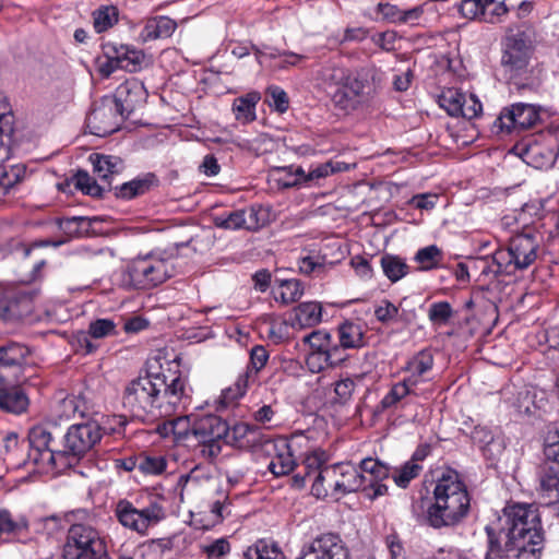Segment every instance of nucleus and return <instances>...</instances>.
Masks as SVG:
<instances>
[{
  "label": "nucleus",
  "mask_w": 559,
  "mask_h": 559,
  "mask_svg": "<svg viewBox=\"0 0 559 559\" xmlns=\"http://www.w3.org/2000/svg\"><path fill=\"white\" fill-rule=\"evenodd\" d=\"M485 531L488 536L485 559L540 558L544 542L542 524L537 510L531 504H508L502 515Z\"/></svg>",
  "instance_id": "obj_1"
},
{
  "label": "nucleus",
  "mask_w": 559,
  "mask_h": 559,
  "mask_svg": "<svg viewBox=\"0 0 559 559\" xmlns=\"http://www.w3.org/2000/svg\"><path fill=\"white\" fill-rule=\"evenodd\" d=\"M189 400L188 386L181 377L167 383L165 376L147 372L126 385L122 405L133 417L145 419L170 416L186 406Z\"/></svg>",
  "instance_id": "obj_2"
},
{
  "label": "nucleus",
  "mask_w": 559,
  "mask_h": 559,
  "mask_svg": "<svg viewBox=\"0 0 559 559\" xmlns=\"http://www.w3.org/2000/svg\"><path fill=\"white\" fill-rule=\"evenodd\" d=\"M433 502L425 512L426 523L435 528H454L468 515L471 496L459 474L452 469L438 478L433 488Z\"/></svg>",
  "instance_id": "obj_3"
},
{
  "label": "nucleus",
  "mask_w": 559,
  "mask_h": 559,
  "mask_svg": "<svg viewBox=\"0 0 559 559\" xmlns=\"http://www.w3.org/2000/svg\"><path fill=\"white\" fill-rule=\"evenodd\" d=\"M326 461L325 452L320 450L305 457L307 475L313 476L311 493L316 498L324 499L331 495L337 499L364 487L366 476L360 474L357 466L350 463L326 465Z\"/></svg>",
  "instance_id": "obj_4"
},
{
  "label": "nucleus",
  "mask_w": 559,
  "mask_h": 559,
  "mask_svg": "<svg viewBox=\"0 0 559 559\" xmlns=\"http://www.w3.org/2000/svg\"><path fill=\"white\" fill-rule=\"evenodd\" d=\"M535 43L536 31L531 23L522 22L507 27L501 41V66L514 84L527 79Z\"/></svg>",
  "instance_id": "obj_5"
},
{
  "label": "nucleus",
  "mask_w": 559,
  "mask_h": 559,
  "mask_svg": "<svg viewBox=\"0 0 559 559\" xmlns=\"http://www.w3.org/2000/svg\"><path fill=\"white\" fill-rule=\"evenodd\" d=\"M542 237L535 233H522L513 236L506 248L493 253L496 273L512 275L516 271L528 269L537 259Z\"/></svg>",
  "instance_id": "obj_6"
},
{
  "label": "nucleus",
  "mask_w": 559,
  "mask_h": 559,
  "mask_svg": "<svg viewBox=\"0 0 559 559\" xmlns=\"http://www.w3.org/2000/svg\"><path fill=\"white\" fill-rule=\"evenodd\" d=\"M174 271V264L169 259L148 253L139 255L128 263L124 280L135 289H150L170 278Z\"/></svg>",
  "instance_id": "obj_7"
},
{
  "label": "nucleus",
  "mask_w": 559,
  "mask_h": 559,
  "mask_svg": "<svg viewBox=\"0 0 559 559\" xmlns=\"http://www.w3.org/2000/svg\"><path fill=\"white\" fill-rule=\"evenodd\" d=\"M72 405V456L87 453L102 438L98 423L90 417L91 405L84 394Z\"/></svg>",
  "instance_id": "obj_8"
},
{
  "label": "nucleus",
  "mask_w": 559,
  "mask_h": 559,
  "mask_svg": "<svg viewBox=\"0 0 559 559\" xmlns=\"http://www.w3.org/2000/svg\"><path fill=\"white\" fill-rule=\"evenodd\" d=\"M191 435L200 444L203 457L215 459L222 451V440L228 435V424L216 415H205L198 418Z\"/></svg>",
  "instance_id": "obj_9"
},
{
  "label": "nucleus",
  "mask_w": 559,
  "mask_h": 559,
  "mask_svg": "<svg viewBox=\"0 0 559 559\" xmlns=\"http://www.w3.org/2000/svg\"><path fill=\"white\" fill-rule=\"evenodd\" d=\"M267 360L269 352L264 346L255 345L251 348L246 370L238 376L233 385L222 392V402L225 407L242 397L248 389L258 382L259 372L264 368Z\"/></svg>",
  "instance_id": "obj_10"
},
{
  "label": "nucleus",
  "mask_w": 559,
  "mask_h": 559,
  "mask_svg": "<svg viewBox=\"0 0 559 559\" xmlns=\"http://www.w3.org/2000/svg\"><path fill=\"white\" fill-rule=\"evenodd\" d=\"M115 513L123 527L142 536L146 535L151 525L157 524L164 518L160 506L155 503L140 510L127 499L117 502Z\"/></svg>",
  "instance_id": "obj_11"
},
{
  "label": "nucleus",
  "mask_w": 559,
  "mask_h": 559,
  "mask_svg": "<svg viewBox=\"0 0 559 559\" xmlns=\"http://www.w3.org/2000/svg\"><path fill=\"white\" fill-rule=\"evenodd\" d=\"M72 559H111L105 537L93 526L72 524Z\"/></svg>",
  "instance_id": "obj_12"
},
{
  "label": "nucleus",
  "mask_w": 559,
  "mask_h": 559,
  "mask_svg": "<svg viewBox=\"0 0 559 559\" xmlns=\"http://www.w3.org/2000/svg\"><path fill=\"white\" fill-rule=\"evenodd\" d=\"M539 120L538 108L533 104L515 103L504 107L493 122L496 132H520L534 127Z\"/></svg>",
  "instance_id": "obj_13"
},
{
  "label": "nucleus",
  "mask_w": 559,
  "mask_h": 559,
  "mask_svg": "<svg viewBox=\"0 0 559 559\" xmlns=\"http://www.w3.org/2000/svg\"><path fill=\"white\" fill-rule=\"evenodd\" d=\"M124 119L111 98L105 95L87 115L86 128L91 134L106 136L119 130Z\"/></svg>",
  "instance_id": "obj_14"
},
{
  "label": "nucleus",
  "mask_w": 559,
  "mask_h": 559,
  "mask_svg": "<svg viewBox=\"0 0 559 559\" xmlns=\"http://www.w3.org/2000/svg\"><path fill=\"white\" fill-rule=\"evenodd\" d=\"M52 433L47 428L46 423L34 426L28 432L29 447L39 452L40 455H47L48 462L58 472H63L70 468V456L66 450H60L53 445Z\"/></svg>",
  "instance_id": "obj_15"
},
{
  "label": "nucleus",
  "mask_w": 559,
  "mask_h": 559,
  "mask_svg": "<svg viewBox=\"0 0 559 559\" xmlns=\"http://www.w3.org/2000/svg\"><path fill=\"white\" fill-rule=\"evenodd\" d=\"M107 96L111 98L116 107L127 119L133 112L144 107L148 94L140 80L131 78L118 85L114 94Z\"/></svg>",
  "instance_id": "obj_16"
},
{
  "label": "nucleus",
  "mask_w": 559,
  "mask_h": 559,
  "mask_svg": "<svg viewBox=\"0 0 559 559\" xmlns=\"http://www.w3.org/2000/svg\"><path fill=\"white\" fill-rule=\"evenodd\" d=\"M68 513H53L49 516L36 520L34 524L35 532L37 534L45 535L48 540L52 543V548L45 554L37 551L38 559H52L53 550L59 547V540L62 535L67 534V540L63 545L62 559H67L68 550L70 546V530H67Z\"/></svg>",
  "instance_id": "obj_17"
},
{
  "label": "nucleus",
  "mask_w": 559,
  "mask_h": 559,
  "mask_svg": "<svg viewBox=\"0 0 559 559\" xmlns=\"http://www.w3.org/2000/svg\"><path fill=\"white\" fill-rule=\"evenodd\" d=\"M68 394L64 391L59 392L52 400L50 415L46 420L47 428L52 431V443L60 450H66L70 456V425L67 414Z\"/></svg>",
  "instance_id": "obj_18"
},
{
  "label": "nucleus",
  "mask_w": 559,
  "mask_h": 559,
  "mask_svg": "<svg viewBox=\"0 0 559 559\" xmlns=\"http://www.w3.org/2000/svg\"><path fill=\"white\" fill-rule=\"evenodd\" d=\"M439 105L452 117L474 119L483 111L479 99L474 94H465L457 88H447L439 96Z\"/></svg>",
  "instance_id": "obj_19"
},
{
  "label": "nucleus",
  "mask_w": 559,
  "mask_h": 559,
  "mask_svg": "<svg viewBox=\"0 0 559 559\" xmlns=\"http://www.w3.org/2000/svg\"><path fill=\"white\" fill-rule=\"evenodd\" d=\"M462 17L496 24L508 13L502 0H462L457 5Z\"/></svg>",
  "instance_id": "obj_20"
},
{
  "label": "nucleus",
  "mask_w": 559,
  "mask_h": 559,
  "mask_svg": "<svg viewBox=\"0 0 559 559\" xmlns=\"http://www.w3.org/2000/svg\"><path fill=\"white\" fill-rule=\"evenodd\" d=\"M297 559H349V554L337 535L324 534L305 545Z\"/></svg>",
  "instance_id": "obj_21"
},
{
  "label": "nucleus",
  "mask_w": 559,
  "mask_h": 559,
  "mask_svg": "<svg viewBox=\"0 0 559 559\" xmlns=\"http://www.w3.org/2000/svg\"><path fill=\"white\" fill-rule=\"evenodd\" d=\"M29 349L20 343L10 342L0 346V379L20 380Z\"/></svg>",
  "instance_id": "obj_22"
},
{
  "label": "nucleus",
  "mask_w": 559,
  "mask_h": 559,
  "mask_svg": "<svg viewBox=\"0 0 559 559\" xmlns=\"http://www.w3.org/2000/svg\"><path fill=\"white\" fill-rule=\"evenodd\" d=\"M260 210L251 206L249 209H239L230 212L216 214L213 216V224L217 228L228 230H257L262 226L259 218Z\"/></svg>",
  "instance_id": "obj_23"
},
{
  "label": "nucleus",
  "mask_w": 559,
  "mask_h": 559,
  "mask_svg": "<svg viewBox=\"0 0 559 559\" xmlns=\"http://www.w3.org/2000/svg\"><path fill=\"white\" fill-rule=\"evenodd\" d=\"M104 57L114 59L116 64L128 72H138L142 69L145 55L133 46L108 41L103 45Z\"/></svg>",
  "instance_id": "obj_24"
},
{
  "label": "nucleus",
  "mask_w": 559,
  "mask_h": 559,
  "mask_svg": "<svg viewBox=\"0 0 559 559\" xmlns=\"http://www.w3.org/2000/svg\"><path fill=\"white\" fill-rule=\"evenodd\" d=\"M15 378L0 379V409L4 413L21 415L29 406V399Z\"/></svg>",
  "instance_id": "obj_25"
},
{
  "label": "nucleus",
  "mask_w": 559,
  "mask_h": 559,
  "mask_svg": "<svg viewBox=\"0 0 559 559\" xmlns=\"http://www.w3.org/2000/svg\"><path fill=\"white\" fill-rule=\"evenodd\" d=\"M32 311V296L26 292L9 293L0 298V320L13 322Z\"/></svg>",
  "instance_id": "obj_26"
},
{
  "label": "nucleus",
  "mask_w": 559,
  "mask_h": 559,
  "mask_svg": "<svg viewBox=\"0 0 559 559\" xmlns=\"http://www.w3.org/2000/svg\"><path fill=\"white\" fill-rule=\"evenodd\" d=\"M362 102L372 99L384 84V72L374 64H368L353 71Z\"/></svg>",
  "instance_id": "obj_27"
},
{
  "label": "nucleus",
  "mask_w": 559,
  "mask_h": 559,
  "mask_svg": "<svg viewBox=\"0 0 559 559\" xmlns=\"http://www.w3.org/2000/svg\"><path fill=\"white\" fill-rule=\"evenodd\" d=\"M88 160L94 174L103 181V186L107 191H111L112 178L124 169L123 160L118 156L102 153H92Z\"/></svg>",
  "instance_id": "obj_28"
},
{
  "label": "nucleus",
  "mask_w": 559,
  "mask_h": 559,
  "mask_svg": "<svg viewBox=\"0 0 559 559\" xmlns=\"http://www.w3.org/2000/svg\"><path fill=\"white\" fill-rule=\"evenodd\" d=\"M329 97L337 109L346 112L354 111L364 104L353 73L349 80H345L340 87L331 91Z\"/></svg>",
  "instance_id": "obj_29"
},
{
  "label": "nucleus",
  "mask_w": 559,
  "mask_h": 559,
  "mask_svg": "<svg viewBox=\"0 0 559 559\" xmlns=\"http://www.w3.org/2000/svg\"><path fill=\"white\" fill-rule=\"evenodd\" d=\"M352 72L350 69L341 62L329 60L319 70L318 81L329 96L331 91H335L345 80H349Z\"/></svg>",
  "instance_id": "obj_30"
},
{
  "label": "nucleus",
  "mask_w": 559,
  "mask_h": 559,
  "mask_svg": "<svg viewBox=\"0 0 559 559\" xmlns=\"http://www.w3.org/2000/svg\"><path fill=\"white\" fill-rule=\"evenodd\" d=\"M157 182L158 180L156 176L152 173H148L119 186L111 187V191L118 199L131 200L148 192L153 187L157 185Z\"/></svg>",
  "instance_id": "obj_31"
},
{
  "label": "nucleus",
  "mask_w": 559,
  "mask_h": 559,
  "mask_svg": "<svg viewBox=\"0 0 559 559\" xmlns=\"http://www.w3.org/2000/svg\"><path fill=\"white\" fill-rule=\"evenodd\" d=\"M14 115L10 104L0 95V166L10 157Z\"/></svg>",
  "instance_id": "obj_32"
},
{
  "label": "nucleus",
  "mask_w": 559,
  "mask_h": 559,
  "mask_svg": "<svg viewBox=\"0 0 559 559\" xmlns=\"http://www.w3.org/2000/svg\"><path fill=\"white\" fill-rule=\"evenodd\" d=\"M405 301L406 298H403L400 301V305L395 306L388 299L381 300L374 308L376 319L382 324H390L396 322L397 320L405 323L412 322L415 319L416 313L414 310L406 311L403 309Z\"/></svg>",
  "instance_id": "obj_33"
},
{
  "label": "nucleus",
  "mask_w": 559,
  "mask_h": 559,
  "mask_svg": "<svg viewBox=\"0 0 559 559\" xmlns=\"http://www.w3.org/2000/svg\"><path fill=\"white\" fill-rule=\"evenodd\" d=\"M292 326L307 329L318 325L322 321V306L318 301H305L293 310Z\"/></svg>",
  "instance_id": "obj_34"
},
{
  "label": "nucleus",
  "mask_w": 559,
  "mask_h": 559,
  "mask_svg": "<svg viewBox=\"0 0 559 559\" xmlns=\"http://www.w3.org/2000/svg\"><path fill=\"white\" fill-rule=\"evenodd\" d=\"M177 28V23L173 19L164 15L154 16L146 20L144 27L140 33L143 41H151L160 38H168Z\"/></svg>",
  "instance_id": "obj_35"
},
{
  "label": "nucleus",
  "mask_w": 559,
  "mask_h": 559,
  "mask_svg": "<svg viewBox=\"0 0 559 559\" xmlns=\"http://www.w3.org/2000/svg\"><path fill=\"white\" fill-rule=\"evenodd\" d=\"M338 341L344 349L365 345V326L359 322L345 321L337 328Z\"/></svg>",
  "instance_id": "obj_36"
},
{
  "label": "nucleus",
  "mask_w": 559,
  "mask_h": 559,
  "mask_svg": "<svg viewBox=\"0 0 559 559\" xmlns=\"http://www.w3.org/2000/svg\"><path fill=\"white\" fill-rule=\"evenodd\" d=\"M260 437V431L257 426L247 423L235 424L231 428L228 427V435L224 439L227 442H233L239 448L253 447Z\"/></svg>",
  "instance_id": "obj_37"
},
{
  "label": "nucleus",
  "mask_w": 559,
  "mask_h": 559,
  "mask_svg": "<svg viewBox=\"0 0 559 559\" xmlns=\"http://www.w3.org/2000/svg\"><path fill=\"white\" fill-rule=\"evenodd\" d=\"M539 484L543 496L548 498V503L559 497V467L544 462L539 469Z\"/></svg>",
  "instance_id": "obj_38"
},
{
  "label": "nucleus",
  "mask_w": 559,
  "mask_h": 559,
  "mask_svg": "<svg viewBox=\"0 0 559 559\" xmlns=\"http://www.w3.org/2000/svg\"><path fill=\"white\" fill-rule=\"evenodd\" d=\"M432 366V355L427 350H421L407 362L408 376L405 379L412 381V385L416 386L423 381V377L431 370Z\"/></svg>",
  "instance_id": "obj_39"
},
{
  "label": "nucleus",
  "mask_w": 559,
  "mask_h": 559,
  "mask_svg": "<svg viewBox=\"0 0 559 559\" xmlns=\"http://www.w3.org/2000/svg\"><path fill=\"white\" fill-rule=\"evenodd\" d=\"M261 99L260 93L250 92L237 97L233 104V111L238 121L248 123L255 120V106Z\"/></svg>",
  "instance_id": "obj_40"
},
{
  "label": "nucleus",
  "mask_w": 559,
  "mask_h": 559,
  "mask_svg": "<svg viewBox=\"0 0 559 559\" xmlns=\"http://www.w3.org/2000/svg\"><path fill=\"white\" fill-rule=\"evenodd\" d=\"M367 373H356L352 377H345L334 383L335 401L340 404H347L356 389L364 384Z\"/></svg>",
  "instance_id": "obj_41"
},
{
  "label": "nucleus",
  "mask_w": 559,
  "mask_h": 559,
  "mask_svg": "<svg viewBox=\"0 0 559 559\" xmlns=\"http://www.w3.org/2000/svg\"><path fill=\"white\" fill-rule=\"evenodd\" d=\"M557 153L551 148L542 147L536 143L527 145L524 151L525 162L527 164H532L536 168L549 167L555 163Z\"/></svg>",
  "instance_id": "obj_42"
},
{
  "label": "nucleus",
  "mask_w": 559,
  "mask_h": 559,
  "mask_svg": "<svg viewBox=\"0 0 559 559\" xmlns=\"http://www.w3.org/2000/svg\"><path fill=\"white\" fill-rule=\"evenodd\" d=\"M255 53L258 56V59L260 60L263 57L277 60V62L274 63V69L276 70H287L290 67H298L299 63L307 59L304 55H298L293 51H275L274 49H270L269 52L261 51L260 49L255 48Z\"/></svg>",
  "instance_id": "obj_43"
},
{
  "label": "nucleus",
  "mask_w": 559,
  "mask_h": 559,
  "mask_svg": "<svg viewBox=\"0 0 559 559\" xmlns=\"http://www.w3.org/2000/svg\"><path fill=\"white\" fill-rule=\"evenodd\" d=\"M26 167L23 164L3 166L0 169V194L4 195L24 179Z\"/></svg>",
  "instance_id": "obj_44"
},
{
  "label": "nucleus",
  "mask_w": 559,
  "mask_h": 559,
  "mask_svg": "<svg viewBox=\"0 0 559 559\" xmlns=\"http://www.w3.org/2000/svg\"><path fill=\"white\" fill-rule=\"evenodd\" d=\"M380 263L384 275L392 283L400 281L409 272V266L405 260L397 255L384 254L381 257Z\"/></svg>",
  "instance_id": "obj_45"
},
{
  "label": "nucleus",
  "mask_w": 559,
  "mask_h": 559,
  "mask_svg": "<svg viewBox=\"0 0 559 559\" xmlns=\"http://www.w3.org/2000/svg\"><path fill=\"white\" fill-rule=\"evenodd\" d=\"M119 21V10L115 5H102L93 12V24L97 33L111 28Z\"/></svg>",
  "instance_id": "obj_46"
},
{
  "label": "nucleus",
  "mask_w": 559,
  "mask_h": 559,
  "mask_svg": "<svg viewBox=\"0 0 559 559\" xmlns=\"http://www.w3.org/2000/svg\"><path fill=\"white\" fill-rule=\"evenodd\" d=\"M360 474L366 476L365 485H372L373 480H382L389 476L386 465L372 457H367L360 462L357 467Z\"/></svg>",
  "instance_id": "obj_47"
},
{
  "label": "nucleus",
  "mask_w": 559,
  "mask_h": 559,
  "mask_svg": "<svg viewBox=\"0 0 559 559\" xmlns=\"http://www.w3.org/2000/svg\"><path fill=\"white\" fill-rule=\"evenodd\" d=\"M277 294L278 296H275V299L283 305L293 304L304 295V284L296 278L280 281Z\"/></svg>",
  "instance_id": "obj_48"
},
{
  "label": "nucleus",
  "mask_w": 559,
  "mask_h": 559,
  "mask_svg": "<svg viewBox=\"0 0 559 559\" xmlns=\"http://www.w3.org/2000/svg\"><path fill=\"white\" fill-rule=\"evenodd\" d=\"M242 559H284V556L276 546L261 539L246 549Z\"/></svg>",
  "instance_id": "obj_49"
},
{
  "label": "nucleus",
  "mask_w": 559,
  "mask_h": 559,
  "mask_svg": "<svg viewBox=\"0 0 559 559\" xmlns=\"http://www.w3.org/2000/svg\"><path fill=\"white\" fill-rule=\"evenodd\" d=\"M284 450L278 452L270 462L269 469L275 476L287 475L295 467V460L287 443H283Z\"/></svg>",
  "instance_id": "obj_50"
},
{
  "label": "nucleus",
  "mask_w": 559,
  "mask_h": 559,
  "mask_svg": "<svg viewBox=\"0 0 559 559\" xmlns=\"http://www.w3.org/2000/svg\"><path fill=\"white\" fill-rule=\"evenodd\" d=\"M414 260L419 264V270L429 271L439 265L442 260V251L436 245H430L419 249Z\"/></svg>",
  "instance_id": "obj_51"
},
{
  "label": "nucleus",
  "mask_w": 559,
  "mask_h": 559,
  "mask_svg": "<svg viewBox=\"0 0 559 559\" xmlns=\"http://www.w3.org/2000/svg\"><path fill=\"white\" fill-rule=\"evenodd\" d=\"M74 185L84 194L95 198H102L107 191L105 186L97 183L87 173L81 170H78L74 176Z\"/></svg>",
  "instance_id": "obj_52"
},
{
  "label": "nucleus",
  "mask_w": 559,
  "mask_h": 559,
  "mask_svg": "<svg viewBox=\"0 0 559 559\" xmlns=\"http://www.w3.org/2000/svg\"><path fill=\"white\" fill-rule=\"evenodd\" d=\"M413 388L412 381L406 379L394 384L381 400V407L386 409L395 406L401 400L413 393Z\"/></svg>",
  "instance_id": "obj_53"
},
{
  "label": "nucleus",
  "mask_w": 559,
  "mask_h": 559,
  "mask_svg": "<svg viewBox=\"0 0 559 559\" xmlns=\"http://www.w3.org/2000/svg\"><path fill=\"white\" fill-rule=\"evenodd\" d=\"M333 265V262L328 261L325 257H302L298 262L299 272L305 275L323 274L328 269Z\"/></svg>",
  "instance_id": "obj_54"
},
{
  "label": "nucleus",
  "mask_w": 559,
  "mask_h": 559,
  "mask_svg": "<svg viewBox=\"0 0 559 559\" xmlns=\"http://www.w3.org/2000/svg\"><path fill=\"white\" fill-rule=\"evenodd\" d=\"M454 311L448 301H437L430 305L428 319L433 325L442 326L453 318Z\"/></svg>",
  "instance_id": "obj_55"
},
{
  "label": "nucleus",
  "mask_w": 559,
  "mask_h": 559,
  "mask_svg": "<svg viewBox=\"0 0 559 559\" xmlns=\"http://www.w3.org/2000/svg\"><path fill=\"white\" fill-rule=\"evenodd\" d=\"M96 225H99V221L96 217L72 216V238L96 235L98 233Z\"/></svg>",
  "instance_id": "obj_56"
},
{
  "label": "nucleus",
  "mask_w": 559,
  "mask_h": 559,
  "mask_svg": "<svg viewBox=\"0 0 559 559\" xmlns=\"http://www.w3.org/2000/svg\"><path fill=\"white\" fill-rule=\"evenodd\" d=\"M545 462L556 464L559 467V430L551 429L547 431L544 443Z\"/></svg>",
  "instance_id": "obj_57"
},
{
  "label": "nucleus",
  "mask_w": 559,
  "mask_h": 559,
  "mask_svg": "<svg viewBox=\"0 0 559 559\" xmlns=\"http://www.w3.org/2000/svg\"><path fill=\"white\" fill-rule=\"evenodd\" d=\"M420 471L421 466L413 459L396 469L393 475V480L399 487L406 488L411 480L419 475Z\"/></svg>",
  "instance_id": "obj_58"
},
{
  "label": "nucleus",
  "mask_w": 559,
  "mask_h": 559,
  "mask_svg": "<svg viewBox=\"0 0 559 559\" xmlns=\"http://www.w3.org/2000/svg\"><path fill=\"white\" fill-rule=\"evenodd\" d=\"M167 466V462L164 456L160 455H140L139 456V469L146 475H158L162 474Z\"/></svg>",
  "instance_id": "obj_59"
},
{
  "label": "nucleus",
  "mask_w": 559,
  "mask_h": 559,
  "mask_svg": "<svg viewBox=\"0 0 559 559\" xmlns=\"http://www.w3.org/2000/svg\"><path fill=\"white\" fill-rule=\"evenodd\" d=\"M331 338L332 336L329 332L324 330H317L306 335L304 337V342L309 344L311 352L324 354Z\"/></svg>",
  "instance_id": "obj_60"
},
{
  "label": "nucleus",
  "mask_w": 559,
  "mask_h": 559,
  "mask_svg": "<svg viewBox=\"0 0 559 559\" xmlns=\"http://www.w3.org/2000/svg\"><path fill=\"white\" fill-rule=\"evenodd\" d=\"M87 333L94 338H103L115 335L117 334L116 324L110 319H97L91 322Z\"/></svg>",
  "instance_id": "obj_61"
},
{
  "label": "nucleus",
  "mask_w": 559,
  "mask_h": 559,
  "mask_svg": "<svg viewBox=\"0 0 559 559\" xmlns=\"http://www.w3.org/2000/svg\"><path fill=\"white\" fill-rule=\"evenodd\" d=\"M341 163L333 164L332 162H328L321 165L316 166L310 169L307 174V179L309 181V186L314 182L318 183L320 179L326 178L328 176L341 171Z\"/></svg>",
  "instance_id": "obj_62"
},
{
  "label": "nucleus",
  "mask_w": 559,
  "mask_h": 559,
  "mask_svg": "<svg viewBox=\"0 0 559 559\" xmlns=\"http://www.w3.org/2000/svg\"><path fill=\"white\" fill-rule=\"evenodd\" d=\"M267 95L271 97L270 105L278 112H285L289 106L287 93L280 86L273 85L267 88Z\"/></svg>",
  "instance_id": "obj_63"
},
{
  "label": "nucleus",
  "mask_w": 559,
  "mask_h": 559,
  "mask_svg": "<svg viewBox=\"0 0 559 559\" xmlns=\"http://www.w3.org/2000/svg\"><path fill=\"white\" fill-rule=\"evenodd\" d=\"M202 549L207 559H222L224 556L229 554L230 545L227 539L219 538L210 545L203 546Z\"/></svg>",
  "instance_id": "obj_64"
}]
</instances>
